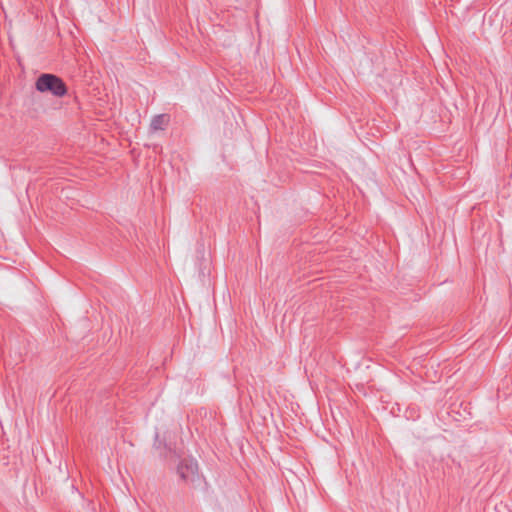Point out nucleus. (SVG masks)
Listing matches in <instances>:
<instances>
[{
    "label": "nucleus",
    "instance_id": "nucleus-6",
    "mask_svg": "<svg viewBox=\"0 0 512 512\" xmlns=\"http://www.w3.org/2000/svg\"><path fill=\"white\" fill-rule=\"evenodd\" d=\"M453 414H456V415H458V416H463V413H462V412H460L459 410H457V411H456V410L452 409V411H451V412H448V415H449V416H453Z\"/></svg>",
    "mask_w": 512,
    "mask_h": 512
},
{
    "label": "nucleus",
    "instance_id": "nucleus-7",
    "mask_svg": "<svg viewBox=\"0 0 512 512\" xmlns=\"http://www.w3.org/2000/svg\"><path fill=\"white\" fill-rule=\"evenodd\" d=\"M463 411H464V413L471 414V412H470V411H467V407H465V408L463 409Z\"/></svg>",
    "mask_w": 512,
    "mask_h": 512
},
{
    "label": "nucleus",
    "instance_id": "nucleus-1",
    "mask_svg": "<svg viewBox=\"0 0 512 512\" xmlns=\"http://www.w3.org/2000/svg\"><path fill=\"white\" fill-rule=\"evenodd\" d=\"M35 87L39 92H50L56 97H63L67 93L66 84L54 74H41L36 80Z\"/></svg>",
    "mask_w": 512,
    "mask_h": 512
},
{
    "label": "nucleus",
    "instance_id": "nucleus-2",
    "mask_svg": "<svg viewBox=\"0 0 512 512\" xmlns=\"http://www.w3.org/2000/svg\"><path fill=\"white\" fill-rule=\"evenodd\" d=\"M154 448L159 451V456L164 460L170 462H176L181 457V451L172 443L170 435L167 437L163 436V440H160V433H155Z\"/></svg>",
    "mask_w": 512,
    "mask_h": 512
},
{
    "label": "nucleus",
    "instance_id": "nucleus-5",
    "mask_svg": "<svg viewBox=\"0 0 512 512\" xmlns=\"http://www.w3.org/2000/svg\"><path fill=\"white\" fill-rule=\"evenodd\" d=\"M319 420L321 421L322 425L330 428L331 422H335L336 418H319Z\"/></svg>",
    "mask_w": 512,
    "mask_h": 512
},
{
    "label": "nucleus",
    "instance_id": "nucleus-3",
    "mask_svg": "<svg viewBox=\"0 0 512 512\" xmlns=\"http://www.w3.org/2000/svg\"><path fill=\"white\" fill-rule=\"evenodd\" d=\"M197 462L193 458H184L177 465V473L187 483H195L198 480Z\"/></svg>",
    "mask_w": 512,
    "mask_h": 512
},
{
    "label": "nucleus",
    "instance_id": "nucleus-4",
    "mask_svg": "<svg viewBox=\"0 0 512 512\" xmlns=\"http://www.w3.org/2000/svg\"><path fill=\"white\" fill-rule=\"evenodd\" d=\"M168 122H169V117L167 115H165V114L156 115L153 117V119L151 121L150 129L152 131L164 130V128L166 127Z\"/></svg>",
    "mask_w": 512,
    "mask_h": 512
},
{
    "label": "nucleus",
    "instance_id": "nucleus-8",
    "mask_svg": "<svg viewBox=\"0 0 512 512\" xmlns=\"http://www.w3.org/2000/svg\"><path fill=\"white\" fill-rule=\"evenodd\" d=\"M391 414H392L393 416H396V415H395L394 408H392V410H391Z\"/></svg>",
    "mask_w": 512,
    "mask_h": 512
}]
</instances>
